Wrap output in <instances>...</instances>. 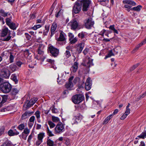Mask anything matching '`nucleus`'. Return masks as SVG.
<instances>
[{
  "instance_id": "nucleus-1",
  "label": "nucleus",
  "mask_w": 146,
  "mask_h": 146,
  "mask_svg": "<svg viewBox=\"0 0 146 146\" xmlns=\"http://www.w3.org/2000/svg\"><path fill=\"white\" fill-rule=\"evenodd\" d=\"M0 88L3 93H7L11 90L12 86L9 82H5L1 84Z\"/></svg>"
},
{
  "instance_id": "nucleus-2",
  "label": "nucleus",
  "mask_w": 146,
  "mask_h": 146,
  "mask_svg": "<svg viewBox=\"0 0 146 146\" xmlns=\"http://www.w3.org/2000/svg\"><path fill=\"white\" fill-rule=\"evenodd\" d=\"M8 33H9L8 36L2 39L1 40L2 41H8L11 39V36H10V31L7 28H5L2 29L1 33V37H4Z\"/></svg>"
},
{
  "instance_id": "nucleus-3",
  "label": "nucleus",
  "mask_w": 146,
  "mask_h": 146,
  "mask_svg": "<svg viewBox=\"0 0 146 146\" xmlns=\"http://www.w3.org/2000/svg\"><path fill=\"white\" fill-rule=\"evenodd\" d=\"M84 99V97L81 94H76L73 96L72 98V101L75 104H79Z\"/></svg>"
},
{
  "instance_id": "nucleus-4",
  "label": "nucleus",
  "mask_w": 146,
  "mask_h": 146,
  "mask_svg": "<svg viewBox=\"0 0 146 146\" xmlns=\"http://www.w3.org/2000/svg\"><path fill=\"white\" fill-rule=\"evenodd\" d=\"M80 2V5L82 7V11H86L88 10L91 1V0H82Z\"/></svg>"
},
{
  "instance_id": "nucleus-5",
  "label": "nucleus",
  "mask_w": 146,
  "mask_h": 146,
  "mask_svg": "<svg viewBox=\"0 0 146 146\" xmlns=\"http://www.w3.org/2000/svg\"><path fill=\"white\" fill-rule=\"evenodd\" d=\"M94 21L91 17L86 19L84 21L85 26L88 29H90L94 25Z\"/></svg>"
},
{
  "instance_id": "nucleus-6",
  "label": "nucleus",
  "mask_w": 146,
  "mask_h": 146,
  "mask_svg": "<svg viewBox=\"0 0 146 146\" xmlns=\"http://www.w3.org/2000/svg\"><path fill=\"white\" fill-rule=\"evenodd\" d=\"M49 51L51 56L54 57H57L59 53V50L57 48L52 46H50L49 48Z\"/></svg>"
},
{
  "instance_id": "nucleus-7",
  "label": "nucleus",
  "mask_w": 146,
  "mask_h": 146,
  "mask_svg": "<svg viewBox=\"0 0 146 146\" xmlns=\"http://www.w3.org/2000/svg\"><path fill=\"white\" fill-rule=\"evenodd\" d=\"M78 25V23L75 19L72 20L68 24V25L70 26L72 30L74 31L77 29Z\"/></svg>"
},
{
  "instance_id": "nucleus-8",
  "label": "nucleus",
  "mask_w": 146,
  "mask_h": 146,
  "mask_svg": "<svg viewBox=\"0 0 146 146\" xmlns=\"http://www.w3.org/2000/svg\"><path fill=\"white\" fill-rule=\"evenodd\" d=\"M81 6L78 1L76 2L73 7L72 13L75 14H77L80 11Z\"/></svg>"
},
{
  "instance_id": "nucleus-9",
  "label": "nucleus",
  "mask_w": 146,
  "mask_h": 146,
  "mask_svg": "<svg viewBox=\"0 0 146 146\" xmlns=\"http://www.w3.org/2000/svg\"><path fill=\"white\" fill-rule=\"evenodd\" d=\"M1 75L5 78H8L10 75V73L9 70L6 66L4 67L1 70Z\"/></svg>"
},
{
  "instance_id": "nucleus-10",
  "label": "nucleus",
  "mask_w": 146,
  "mask_h": 146,
  "mask_svg": "<svg viewBox=\"0 0 146 146\" xmlns=\"http://www.w3.org/2000/svg\"><path fill=\"white\" fill-rule=\"evenodd\" d=\"M64 128V125L62 123L58 124L55 128L56 133L60 134L63 132Z\"/></svg>"
},
{
  "instance_id": "nucleus-11",
  "label": "nucleus",
  "mask_w": 146,
  "mask_h": 146,
  "mask_svg": "<svg viewBox=\"0 0 146 146\" xmlns=\"http://www.w3.org/2000/svg\"><path fill=\"white\" fill-rule=\"evenodd\" d=\"M124 4H127L124 5L125 8L127 9H131V7L128 5L129 4L132 6H134L136 5V3L133 1L131 0H125L123 1Z\"/></svg>"
},
{
  "instance_id": "nucleus-12",
  "label": "nucleus",
  "mask_w": 146,
  "mask_h": 146,
  "mask_svg": "<svg viewBox=\"0 0 146 146\" xmlns=\"http://www.w3.org/2000/svg\"><path fill=\"white\" fill-rule=\"evenodd\" d=\"M92 60H93L90 57L86 58L83 64L84 66H86L88 68H90V66H92L93 65L92 63Z\"/></svg>"
},
{
  "instance_id": "nucleus-13",
  "label": "nucleus",
  "mask_w": 146,
  "mask_h": 146,
  "mask_svg": "<svg viewBox=\"0 0 146 146\" xmlns=\"http://www.w3.org/2000/svg\"><path fill=\"white\" fill-rule=\"evenodd\" d=\"M92 85V80L88 77L85 83V89L87 91L89 90L91 88Z\"/></svg>"
},
{
  "instance_id": "nucleus-14",
  "label": "nucleus",
  "mask_w": 146,
  "mask_h": 146,
  "mask_svg": "<svg viewBox=\"0 0 146 146\" xmlns=\"http://www.w3.org/2000/svg\"><path fill=\"white\" fill-rule=\"evenodd\" d=\"M57 27V23L56 22H53L50 29V31L51 32V35H50L51 37H52L55 34Z\"/></svg>"
},
{
  "instance_id": "nucleus-15",
  "label": "nucleus",
  "mask_w": 146,
  "mask_h": 146,
  "mask_svg": "<svg viewBox=\"0 0 146 146\" xmlns=\"http://www.w3.org/2000/svg\"><path fill=\"white\" fill-rule=\"evenodd\" d=\"M33 113V112H31L29 111H27L22 115L21 118L22 119H25L30 116Z\"/></svg>"
},
{
  "instance_id": "nucleus-16",
  "label": "nucleus",
  "mask_w": 146,
  "mask_h": 146,
  "mask_svg": "<svg viewBox=\"0 0 146 146\" xmlns=\"http://www.w3.org/2000/svg\"><path fill=\"white\" fill-rule=\"evenodd\" d=\"M60 35L58 38V41H65L66 39L64 36L65 33L61 31H60Z\"/></svg>"
},
{
  "instance_id": "nucleus-17",
  "label": "nucleus",
  "mask_w": 146,
  "mask_h": 146,
  "mask_svg": "<svg viewBox=\"0 0 146 146\" xmlns=\"http://www.w3.org/2000/svg\"><path fill=\"white\" fill-rule=\"evenodd\" d=\"M84 47V42H82L78 44L77 48V52L79 54L82 51Z\"/></svg>"
},
{
  "instance_id": "nucleus-18",
  "label": "nucleus",
  "mask_w": 146,
  "mask_h": 146,
  "mask_svg": "<svg viewBox=\"0 0 146 146\" xmlns=\"http://www.w3.org/2000/svg\"><path fill=\"white\" fill-rule=\"evenodd\" d=\"M78 63L77 62H75L74 64L71 67L70 70L72 72L74 73L76 72L78 69Z\"/></svg>"
},
{
  "instance_id": "nucleus-19",
  "label": "nucleus",
  "mask_w": 146,
  "mask_h": 146,
  "mask_svg": "<svg viewBox=\"0 0 146 146\" xmlns=\"http://www.w3.org/2000/svg\"><path fill=\"white\" fill-rule=\"evenodd\" d=\"M44 45L42 44H40L38 49V54L42 55L44 53L43 49Z\"/></svg>"
},
{
  "instance_id": "nucleus-20",
  "label": "nucleus",
  "mask_w": 146,
  "mask_h": 146,
  "mask_svg": "<svg viewBox=\"0 0 146 146\" xmlns=\"http://www.w3.org/2000/svg\"><path fill=\"white\" fill-rule=\"evenodd\" d=\"M16 131L15 130H13L12 129L9 130L8 132V135L10 136H13L15 135H17L19 134V132L17 131L16 129H15Z\"/></svg>"
},
{
  "instance_id": "nucleus-21",
  "label": "nucleus",
  "mask_w": 146,
  "mask_h": 146,
  "mask_svg": "<svg viewBox=\"0 0 146 146\" xmlns=\"http://www.w3.org/2000/svg\"><path fill=\"white\" fill-rule=\"evenodd\" d=\"M9 68L10 70L12 72L16 71L18 69V68L16 65L13 64L9 66Z\"/></svg>"
},
{
  "instance_id": "nucleus-22",
  "label": "nucleus",
  "mask_w": 146,
  "mask_h": 146,
  "mask_svg": "<svg viewBox=\"0 0 146 146\" xmlns=\"http://www.w3.org/2000/svg\"><path fill=\"white\" fill-rule=\"evenodd\" d=\"M66 88L68 90H72V88L73 85L72 82H68L66 83L65 85Z\"/></svg>"
},
{
  "instance_id": "nucleus-23",
  "label": "nucleus",
  "mask_w": 146,
  "mask_h": 146,
  "mask_svg": "<svg viewBox=\"0 0 146 146\" xmlns=\"http://www.w3.org/2000/svg\"><path fill=\"white\" fill-rule=\"evenodd\" d=\"M0 13L1 16L4 17L7 16L8 15H11L9 13L5 12L4 10L2 9H1L0 10Z\"/></svg>"
},
{
  "instance_id": "nucleus-24",
  "label": "nucleus",
  "mask_w": 146,
  "mask_h": 146,
  "mask_svg": "<svg viewBox=\"0 0 146 146\" xmlns=\"http://www.w3.org/2000/svg\"><path fill=\"white\" fill-rule=\"evenodd\" d=\"M142 8V6L141 5H139L137 7H134L131 8V10L139 12L140 11Z\"/></svg>"
},
{
  "instance_id": "nucleus-25",
  "label": "nucleus",
  "mask_w": 146,
  "mask_h": 146,
  "mask_svg": "<svg viewBox=\"0 0 146 146\" xmlns=\"http://www.w3.org/2000/svg\"><path fill=\"white\" fill-rule=\"evenodd\" d=\"M54 143V142L49 139V137H48L47 141V145L49 146H53Z\"/></svg>"
},
{
  "instance_id": "nucleus-26",
  "label": "nucleus",
  "mask_w": 146,
  "mask_h": 146,
  "mask_svg": "<svg viewBox=\"0 0 146 146\" xmlns=\"http://www.w3.org/2000/svg\"><path fill=\"white\" fill-rule=\"evenodd\" d=\"M9 28L11 29L15 30L16 29L17 27L15 23H14L12 22L8 25Z\"/></svg>"
},
{
  "instance_id": "nucleus-27",
  "label": "nucleus",
  "mask_w": 146,
  "mask_h": 146,
  "mask_svg": "<svg viewBox=\"0 0 146 146\" xmlns=\"http://www.w3.org/2000/svg\"><path fill=\"white\" fill-rule=\"evenodd\" d=\"M109 28V29L112 30L114 33L117 34H118V32L117 30L115 29L114 25H110Z\"/></svg>"
},
{
  "instance_id": "nucleus-28",
  "label": "nucleus",
  "mask_w": 146,
  "mask_h": 146,
  "mask_svg": "<svg viewBox=\"0 0 146 146\" xmlns=\"http://www.w3.org/2000/svg\"><path fill=\"white\" fill-rule=\"evenodd\" d=\"M143 44V43H142V42L139 44L132 51V52L133 53H135L138 50L139 47L142 46Z\"/></svg>"
},
{
  "instance_id": "nucleus-29",
  "label": "nucleus",
  "mask_w": 146,
  "mask_h": 146,
  "mask_svg": "<svg viewBox=\"0 0 146 146\" xmlns=\"http://www.w3.org/2000/svg\"><path fill=\"white\" fill-rule=\"evenodd\" d=\"M1 98H2V100L1 103L3 104L7 101L8 98V96L7 95L1 96Z\"/></svg>"
},
{
  "instance_id": "nucleus-30",
  "label": "nucleus",
  "mask_w": 146,
  "mask_h": 146,
  "mask_svg": "<svg viewBox=\"0 0 146 146\" xmlns=\"http://www.w3.org/2000/svg\"><path fill=\"white\" fill-rule=\"evenodd\" d=\"M44 136V133H40L38 136V140H42V139Z\"/></svg>"
},
{
  "instance_id": "nucleus-31",
  "label": "nucleus",
  "mask_w": 146,
  "mask_h": 146,
  "mask_svg": "<svg viewBox=\"0 0 146 146\" xmlns=\"http://www.w3.org/2000/svg\"><path fill=\"white\" fill-rule=\"evenodd\" d=\"M46 132L48 135L50 137L54 135V134L52 133V131L49 129L48 126L47 127Z\"/></svg>"
},
{
  "instance_id": "nucleus-32",
  "label": "nucleus",
  "mask_w": 146,
  "mask_h": 146,
  "mask_svg": "<svg viewBox=\"0 0 146 146\" xmlns=\"http://www.w3.org/2000/svg\"><path fill=\"white\" fill-rule=\"evenodd\" d=\"M12 144L10 141H6L1 146H12Z\"/></svg>"
},
{
  "instance_id": "nucleus-33",
  "label": "nucleus",
  "mask_w": 146,
  "mask_h": 146,
  "mask_svg": "<svg viewBox=\"0 0 146 146\" xmlns=\"http://www.w3.org/2000/svg\"><path fill=\"white\" fill-rule=\"evenodd\" d=\"M19 91L16 88H13L12 90L11 94L12 95H15L18 93Z\"/></svg>"
},
{
  "instance_id": "nucleus-34",
  "label": "nucleus",
  "mask_w": 146,
  "mask_h": 146,
  "mask_svg": "<svg viewBox=\"0 0 146 146\" xmlns=\"http://www.w3.org/2000/svg\"><path fill=\"white\" fill-rule=\"evenodd\" d=\"M112 116V115H110L108 116L104 120V123L105 124H107L111 118Z\"/></svg>"
},
{
  "instance_id": "nucleus-35",
  "label": "nucleus",
  "mask_w": 146,
  "mask_h": 146,
  "mask_svg": "<svg viewBox=\"0 0 146 146\" xmlns=\"http://www.w3.org/2000/svg\"><path fill=\"white\" fill-rule=\"evenodd\" d=\"M114 55V54L112 52V50H111L108 53L107 55L105 56V59H106L107 58L110 57L112 56H113Z\"/></svg>"
},
{
  "instance_id": "nucleus-36",
  "label": "nucleus",
  "mask_w": 146,
  "mask_h": 146,
  "mask_svg": "<svg viewBox=\"0 0 146 146\" xmlns=\"http://www.w3.org/2000/svg\"><path fill=\"white\" fill-rule=\"evenodd\" d=\"M138 137L144 139L146 137V131L142 132Z\"/></svg>"
},
{
  "instance_id": "nucleus-37",
  "label": "nucleus",
  "mask_w": 146,
  "mask_h": 146,
  "mask_svg": "<svg viewBox=\"0 0 146 146\" xmlns=\"http://www.w3.org/2000/svg\"><path fill=\"white\" fill-rule=\"evenodd\" d=\"M48 124L49 125L50 127V128H52L54 127L55 126V124L51 121H48Z\"/></svg>"
},
{
  "instance_id": "nucleus-38",
  "label": "nucleus",
  "mask_w": 146,
  "mask_h": 146,
  "mask_svg": "<svg viewBox=\"0 0 146 146\" xmlns=\"http://www.w3.org/2000/svg\"><path fill=\"white\" fill-rule=\"evenodd\" d=\"M140 64L139 63H138L134 65L130 68V71H131L135 69Z\"/></svg>"
},
{
  "instance_id": "nucleus-39",
  "label": "nucleus",
  "mask_w": 146,
  "mask_h": 146,
  "mask_svg": "<svg viewBox=\"0 0 146 146\" xmlns=\"http://www.w3.org/2000/svg\"><path fill=\"white\" fill-rule=\"evenodd\" d=\"M30 130L29 129L27 128H25L23 131V132L22 133L24 134H25L26 135H28L30 133Z\"/></svg>"
},
{
  "instance_id": "nucleus-40",
  "label": "nucleus",
  "mask_w": 146,
  "mask_h": 146,
  "mask_svg": "<svg viewBox=\"0 0 146 146\" xmlns=\"http://www.w3.org/2000/svg\"><path fill=\"white\" fill-rule=\"evenodd\" d=\"M52 121L54 122H57L59 121V119L58 117L54 116H52Z\"/></svg>"
},
{
  "instance_id": "nucleus-41",
  "label": "nucleus",
  "mask_w": 146,
  "mask_h": 146,
  "mask_svg": "<svg viewBox=\"0 0 146 146\" xmlns=\"http://www.w3.org/2000/svg\"><path fill=\"white\" fill-rule=\"evenodd\" d=\"M78 36L80 38L82 39L83 38L85 37L84 33L83 32H82L81 33H79L78 34Z\"/></svg>"
},
{
  "instance_id": "nucleus-42",
  "label": "nucleus",
  "mask_w": 146,
  "mask_h": 146,
  "mask_svg": "<svg viewBox=\"0 0 146 146\" xmlns=\"http://www.w3.org/2000/svg\"><path fill=\"white\" fill-rule=\"evenodd\" d=\"M40 112L39 111H36L35 113V115L37 119H39L40 117Z\"/></svg>"
},
{
  "instance_id": "nucleus-43",
  "label": "nucleus",
  "mask_w": 146,
  "mask_h": 146,
  "mask_svg": "<svg viewBox=\"0 0 146 146\" xmlns=\"http://www.w3.org/2000/svg\"><path fill=\"white\" fill-rule=\"evenodd\" d=\"M25 126L24 124H21L18 127V129L20 130H22L24 129Z\"/></svg>"
},
{
  "instance_id": "nucleus-44",
  "label": "nucleus",
  "mask_w": 146,
  "mask_h": 146,
  "mask_svg": "<svg viewBox=\"0 0 146 146\" xmlns=\"http://www.w3.org/2000/svg\"><path fill=\"white\" fill-rule=\"evenodd\" d=\"M14 58V56L11 53L9 56V60L10 63H12L13 62V60Z\"/></svg>"
},
{
  "instance_id": "nucleus-45",
  "label": "nucleus",
  "mask_w": 146,
  "mask_h": 146,
  "mask_svg": "<svg viewBox=\"0 0 146 146\" xmlns=\"http://www.w3.org/2000/svg\"><path fill=\"white\" fill-rule=\"evenodd\" d=\"M38 99L36 98H32L30 100V102H32V104L34 105L35 103L37 101Z\"/></svg>"
},
{
  "instance_id": "nucleus-46",
  "label": "nucleus",
  "mask_w": 146,
  "mask_h": 146,
  "mask_svg": "<svg viewBox=\"0 0 146 146\" xmlns=\"http://www.w3.org/2000/svg\"><path fill=\"white\" fill-rule=\"evenodd\" d=\"M64 54L66 57L67 58L71 56L69 50H66Z\"/></svg>"
},
{
  "instance_id": "nucleus-47",
  "label": "nucleus",
  "mask_w": 146,
  "mask_h": 146,
  "mask_svg": "<svg viewBox=\"0 0 146 146\" xmlns=\"http://www.w3.org/2000/svg\"><path fill=\"white\" fill-rule=\"evenodd\" d=\"M42 26L40 25H35L33 27H32V29L34 30H36L37 29L41 27Z\"/></svg>"
},
{
  "instance_id": "nucleus-48",
  "label": "nucleus",
  "mask_w": 146,
  "mask_h": 146,
  "mask_svg": "<svg viewBox=\"0 0 146 146\" xmlns=\"http://www.w3.org/2000/svg\"><path fill=\"white\" fill-rule=\"evenodd\" d=\"M12 22L11 21V19L9 18H7L6 19V23L7 25H8L10 23H12Z\"/></svg>"
},
{
  "instance_id": "nucleus-49",
  "label": "nucleus",
  "mask_w": 146,
  "mask_h": 146,
  "mask_svg": "<svg viewBox=\"0 0 146 146\" xmlns=\"http://www.w3.org/2000/svg\"><path fill=\"white\" fill-rule=\"evenodd\" d=\"M12 77V80L15 82V84H17L18 82V80L17 79L16 76L15 75H14Z\"/></svg>"
},
{
  "instance_id": "nucleus-50",
  "label": "nucleus",
  "mask_w": 146,
  "mask_h": 146,
  "mask_svg": "<svg viewBox=\"0 0 146 146\" xmlns=\"http://www.w3.org/2000/svg\"><path fill=\"white\" fill-rule=\"evenodd\" d=\"M35 117L34 116H32L29 119V121L30 122L34 123L35 120Z\"/></svg>"
},
{
  "instance_id": "nucleus-51",
  "label": "nucleus",
  "mask_w": 146,
  "mask_h": 146,
  "mask_svg": "<svg viewBox=\"0 0 146 146\" xmlns=\"http://www.w3.org/2000/svg\"><path fill=\"white\" fill-rule=\"evenodd\" d=\"M69 40L70 41V42L72 44L75 43L77 41V40L76 38H74L72 39L71 38H70L69 39Z\"/></svg>"
},
{
  "instance_id": "nucleus-52",
  "label": "nucleus",
  "mask_w": 146,
  "mask_h": 146,
  "mask_svg": "<svg viewBox=\"0 0 146 146\" xmlns=\"http://www.w3.org/2000/svg\"><path fill=\"white\" fill-rule=\"evenodd\" d=\"M25 35L26 38L27 40H29L31 38V36L28 33H25Z\"/></svg>"
},
{
  "instance_id": "nucleus-53",
  "label": "nucleus",
  "mask_w": 146,
  "mask_h": 146,
  "mask_svg": "<svg viewBox=\"0 0 146 146\" xmlns=\"http://www.w3.org/2000/svg\"><path fill=\"white\" fill-rule=\"evenodd\" d=\"M42 140H38L36 142V145L37 146H39L42 142Z\"/></svg>"
},
{
  "instance_id": "nucleus-54",
  "label": "nucleus",
  "mask_w": 146,
  "mask_h": 146,
  "mask_svg": "<svg viewBox=\"0 0 146 146\" xmlns=\"http://www.w3.org/2000/svg\"><path fill=\"white\" fill-rule=\"evenodd\" d=\"M127 115L125 113L120 118L121 120H124L127 116Z\"/></svg>"
},
{
  "instance_id": "nucleus-55",
  "label": "nucleus",
  "mask_w": 146,
  "mask_h": 146,
  "mask_svg": "<svg viewBox=\"0 0 146 146\" xmlns=\"http://www.w3.org/2000/svg\"><path fill=\"white\" fill-rule=\"evenodd\" d=\"M28 135H25L24 134L22 133V138L25 140H26L27 139V137Z\"/></svg>"
},
{
  "instance_id": "nucleus-56",
  "label": "nucleus",
  "mask_w": 146,
  "mask_h": 146,
  "mask_svg": "<svg viewBox=\"0 0 146 146\" xmlns=\"http://www.w3.org/2000/svg\"><path fill=\"white\" fill-rule=\"evenodd\" d=\"M130 109L129 108H126V111L125 112V113L128 115L130 113Z\"/></svg>"
},
{
  "instance_id": "nucleus-57",
  "label": "nucleus",
  "mask_w": 146,
  "mask_h": 146,
  "mask_svg": "<svg viewBox=\"0 0 146 146\" xmlns=\"http://www.w3.org/2000/svg\"><path fill=\"white\" fill-rule=\"evenodd\" d=\"M45 29L46 30V33H47L49 30V26L48 25H46L45 26Z\"/></svg>"
},
{
  "instance_id": "nucleus-58",
  "label": "nucleus",
  "mask_w": 146,
  "mask_h": 146,
  "mask_svg": "<svg viewBox=\"0 0 146 146\" xmlns=\"http://www.w3.org/2000/svg\"><path fill=\"white\" fill-rule=\"evenodd\" d=\"M33 137V136L32 135V134H31V135H30L29 136L28 140H27V141L28 142H30L31 140V139H32V138Z\"/></svg>"
},
{
  "instance_id": "nucleus-59",
  "label": "nucleus",
  "mask_w": 146,
  "mask_h": 146,
  "mask_svg": "<svg viewBox=\"0 0 146 146\" xmlns=\"http://www.w3.org/2000/svg\"><path fill=\"white\" fill-rule=\"evenodd\" d=\"M46 61L52 64L54 63V60H52L50 59H47Z\"/></svg>"
},
{
  "instance_id": "nucleus-60",
  "label": "nucleus",
  "mask_w": 146,
  "mask_h": 146,
  "mask_svg": "<svg viewBox=\"0 0 146 146\" xmlns=\"http://www.w3.org/2000/svg\"><path fill=\"white\" fill-rule=\"evenodd\" d=\"M32 104V102H30V100L29 102L27 104V107L29 108L30 107L32 106L33 105Z\"/></svg>"
},
{
  "instance_id": "nucleus-61",
  "label": "nucleus",
  "mask_w": 146,
  "mask_h": 146,
  "mask_svg": "<svg viewBox=\"0 0 146 146\" xmlns=\"http://www.w3.org/2000/svg\"><path fill=\"white\" fill-rule=\"evenodd\" d=\"M118 110L117 109H116L114 110L113 113L112 114H111V115H112V116L116 114H117L118 113Z\"/></svg>"
},
{
  "instance_id": "nucleus-62",
  "label": "nucleus",
  "mask_w": 146,
  "mask_h": 146,
  "mask_svg": "<svg viewBox=\"0 0 146 146\" xmlns=\"http://www.w3.org/2000/svg\"><path fill=\"white\" fill-rule=\"evenodd\" d=\"M88 48H85L83 52V53L85 55H86L88 53Z\"/></svg>"
},
{
  "instance_id": "nucleus-63",
  "label": "nucleus",
  "mask_w": 146,
  "mask_h": 146,
  "mask_svg": "<svg viewBox=\"0 0 146 146\" xmlns=\"http://www.w3.org/2000/svg\"><path fill=\"white\" fill-rule=\"evenodd\" d=\"M36 42L39 43L42 42V40L41 38L39 37L36 39Z\"/></svg>"
},
{
  "instance_id": "nucleus-64",
  "label": "nucleus",
  "mask_w": 146,
  "mask_h": 146,
  "mask_svg": "<svg viewBox=\"0 0 146 146\" xmlns=\"http://www.w3.org/2000/svg\"><path fill=\"white\" fill-rule=\"evenodd\" d=\"M22 63L20 61H18L17 62L16 64L19 66L20 67Z\"/></svg>"
}]
</instances>
